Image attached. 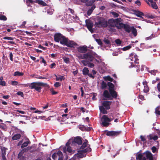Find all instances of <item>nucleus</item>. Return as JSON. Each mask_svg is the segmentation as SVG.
<instances>
[{
  "label": "nucleus",
  "instance_id": "36",
  "mask_svg": "<svg viewBox=\"0 0 160 160\" xmlns=\"http://www.w3.org/2000/svg\"><path fill=\"white\" fill-rule=\"evenodd\" d=\"M135 60H134V63L136 64H139V59L138 58V56L137 55L135 54L134 56Z\"/></svg>",
  "mask_w": 160,
  "mask_h": 160
},
{
  "label": "nucleus",
  "instance_id": "49",
  "mask_svg": "<svg viewBox=\"0 0 160 160\" xmlns=\"http://www.w3.org/2000/svg\"><path fill=\"white\" fill-rule=\"evenodd\" d=\"M115 42L118 45H120L122 42L119 39H117L115 40Z\"/></svg>",
  "mask_w": 160,
  "mask_h": 160
},
{
  "label": "nucleus",
  "instance_id": "17",
  "mask_svg": "<svg viewBox=\"0 0 160 160\" xmlns=\"http://www.w3.org/2000/svg\"><path fill=\"white\" fill-rule=\"evenodd\" d=\"M68 40V38H66L64 36L62 35L61 39L59 42L61 44L65 45Z\"/></svg>",
  "mask_w": 160,
  "mask_h": 160
},
{
  "label": "nucleus",
  "instance_id": "54",
  "mask_svg": "<svg viewBox=\"0 0 160 160\" xmlns=\"http://www.w3.org/2000/svg\"><path fill=\"white\" fill-rule=\"evenodd\" d=\"M111 13L115 18H117L119 16L118 14L114 12H112Z\"/></svg>",
  "mask_w": 160,
  "mask_h": 160
},
{
  "label": "nucleus",
  "instance_id": "43",
  "mask_svg": "<svg viewBox=\"0 0 160 160\" xmlns=\"http://www.w3.org/2000/svg\"><path fill=\"white\" fill-rule=\"evenodd\" d=\"M160 107H158L155 109V112L156 114L160 115V110H159Z\"/></svg>",
  "mask_w": 160,
  "mask_h": 160
},
{
  "label": "nucleus",
  "instance_id": "6",
  "mask_svg": "<svg viewBox=\"0 0 160 160\" xmlns=\"http://www.w3.org/2000/svg\"><path fill=\"white\" fill-rule=\"evenodd\" d=\"M102 119H103V121L102 122V125L104 127H108L109 125L110 124L109 123L110 120L108 116L103 115L102 117Z\"/></svg>",
  "mask_w": 160,
  "mask_h": 160
},
{
  "label": "nucleus",
  "instance_id": "10",
  "mask_svg": "<svg viewBox=\"0 0 160 160\" xmlns=\"http://www.w3.org/2000/svg\"><path fill=\"white\" fill-rule=\"evenodd\" d=\"M108 22V27H115L117 28V26L118 25V24H115V20L113 19H109Z\"/></svg>",
  "mask_w": 160,
  "mask_h": 160
},
{
  "label": "nucleus",
  "instance_id": "2",
  "mask_svg": "<svg viewBox=\"0 0 160 160\" xmlns=\"http://www.w3.org/2000/svg\"><path fill=\"white\" fill-rule=\"evenodd\" d=\"M95 21V24L98 28H106L108 26L107 21L103 17L97 16Z\"/></svg>",
  "mask_w": 160,
  "mask_h": 160
},
{
  "label": "nucleus",
  "instance_id": "28",
  "mask_svg": "<svg viewBox=\"0 0 160 160\" xmlns=\"http://www.w3.org/2000/svg\"><path fill=\"white\" fill-rule=\"evenodd\" d=\"M104 80L105 81H108L110 82H112L113 81V78H112L110 76H107L104 77L103 78Z\"/></svg>",
  "mask_w": 160,
  "mask_h": 160
},
{
  "label": "nucleus",
  "instance_id": "55",
  "mask_svg": "<svg viewBox=\"0 0 160 160\" xmlns=\"http://www.w3.org/2000/svg\"><path fill=\"white\" fill-rule=\"evenodd\" d=\"M61 86V83L58 82H56L54 84V86L58 88Z\"/></svg>",
  "mask_w": 160,
  "mask_h": 160
},
{
  "label": "nucleus",
  "instance_id": "1",
  "mask_svg": "<svg viewBox=\"0 0 160 160\" xmlns=\"http://www.w3.org/2000/svg\"><path fill=\"white\" fill-rule=\"evenodd\" d=\"M48 85L47 83H44L42 82H33L30 84H25L24 86L29 87L31 89H34L35 90L40 92L42 89L41 86L48 87Z\"/></svg>",
  "mask_w": 160,
  "mask_h": 160
},
{
  "label": "nucleus",
  "instance_id": "13",
  "mask_svg": "<svg viewBox=\"0 0 160 160\" xmlns=\"http://www.w3.org/2000/svg\"><path fill=\"white\" fill-rule=\"evenodd\" d=\"M112 103V101H104L102 103V106L105 107L106 110H109L110 108V105Z\"/></svg>",
  "mask_w": 160,
  "mask_h": 160
},
{
  "label": "nucleus",
  "instance_id": "38",
  "mask_svg": "<svg viewBox=\"0 0 160 160\" xmlns=\"http://www.w3.org/2000/svg\"><path fill=\"white\" fill-rule=\"evenodd\" d=\"M57 155L59 156V158H63V155L62 152L60 151H58Z\"/></svg>",
  "mask_w": 160,
  "mask_h": 160
},
{
  "label": "nucleus",
  "instance_id": "21",
  "mask_svg": "<svg viewBox=\"0 0 160 160\" xmlns=\"http://www.w3.org/2000/svg\"><path fill=\"white\" fill-rule=\"evenodd\" d=\"M26 139L28 141L26 142H25L22 144L21 146V148H23L24 147H27L28 146V144L30 143L31 142L29 141V139L28 138H27Z\"/></svg>",
  "mask_w": 160,
  "mask_h": 160
},
{
  "label": "nucleus",
  "instance_id": "30",
  "mask_svg": "<svg viewBox=\"0 0 160 160\" xmlns=\"http://www.w3.org/2000/svg\"><path fill=\"white\" fill-rule=\"evenodd\" d=\"M108 86L107 84L104 81L102 82L101 83V88L102 89H105Z\"/></svg>",
  "mask_w": 160,
  "mask_h": 160
},
{
  "label": "nucleus",
  "instance_id": "42",
  "mask_svg": "<svg viewBox=\"0 0 160 160\" xmlns=\"http://www.w3.org/2000/svg\"><path fill=\"white\" fill-rule=\"evenodd\" d=\"M115 27H108V30L109 31L113 32L116 31V29L115 28Z\"/></svg>",
  "mask_w": 160,
  "mask_h": 160
},
{
  "label": "nucleus",
  "instance_id": "44",
  "mask_svg": "<svg viewBox=\"0 0 160 160\" xmlns=\"http://www.w3.org/2000/svg\"><path fill=\"white\" fill-rule=\"evenodd\" d=\"M56 77V81H59L60 80L61 81H62V80L64 79V77L62 76H61L60 77H58L56 75H55Z\"/></svg>",
  "mask_w": 160,
  "mask_h": 160
},
{
  "label": "nucleus",
  "instance_id": "20",
  "mask_svg": "<svg viewBox=\"0 0 160 160\" xmlns=\"http://www.w3.org/2000/svg\"><path fill=\"white\" fill-rule=\"evenodd\" d=\"M108 86V87L109 91L114 90V85L111 82H108L107 83Z\"/></svg>",
  "mask_w": 160,
  "mask_h": 160
},
{
  "label": "nucleus",
  "instance_id": "31",
  "mask_svg": "<svg viewBox=\"0 0 160 160\" xmlns=\"http://www.w3.org/2000/svg\"><path fill=\"white\" fill-rule=\"evenodd\" d=\"M88 142V141L87 139H85L82 145L81 146V148L82 149H83L85 148L87 146Z\"/></svg>",
  "mask_w": 160,
  "mask_h": 160
},
{
  "label": "nucleus",
  "instance_id": "3",
  "mask_svg": "<svg viewBox=\"0 0 160 160\" xmlns=\"http://www.w3.org/2000/svg\"><path fill=\"white\" fill-rule=\"evenodd\" d=\"M104 98L109 100H112L113 98L117 99L118 97V93L115 90L109 91L105 90L103 94Z\"/></svg>",
  "mask_w": 160,
  "mask_h": 160
},
{
  "label": "nucleus",
  "instance_id": "48",
  "mask_svg": "<svg viewBox=\"0 0 160 160\" xmlns=\"http://www.w3.org/2000/svg\"><path fill=\"white\" fill-rule=\"evenodd\" d=\"M3 39L5 40H13L14 39V38L11 37H5L3 38Z\"/></svg>",
  "mask_w": 160,
  "mask_h": 160
},
{
  "label": "nucleus",
  "instance_id": "11",
  "mask_svg": "<svg viewBox=\"0 0 160 160\" xmlns=\"http://www.w3.org/2000/svg\"><path fill=\"white\" fill-rule=\"evenodd\" d=\"M65 45L69 48H73L74 46H77V44L73 41L68 39Z\"/></svg>",
  "mask_w": 160,
  "mask_h": 160
},
{
  "label": "nucleus",
  "instance_id": "57",
  "mask_svg": "<svg viewBox=\"0 0 160 160\" xmlns=\"http://www.w3.org/2000/svg\"><path fill=\"white\" fill-rule=\"evenodd\" d=\"M0 85L5 86L6 85V82L4 81L1 80V79H0Z\"/></svg>",
  "mask_w": 160,
  "mask_h": 160
},
{
  "label": "nucleus",
  "instance_id": "27",
  "mask_svg": "<svg viewBox=\"0 0 160 160\" xmlns=\"http://www.w3.org/2000/svg\"><path fill=\"white\" fill-rule=\"evenodd\" d=\"M95 2V0H92L90 1L87 2L86 3V5L87 6H92L93 3Z\"/></svg>",
  "mask_w": 160,
  "mask_h": 160
},
{
  "label": "nucleus",
  "instance_id": "34",
  "mask_svg": "<svg viewBox=\"0 0 160 160\" xmlns=\"http://www.w3.org/2000/svg\"><path fill=\"white\" fill-rule=\"evenodd\" d=\"M90 61L87 60H83L81 61V63L84 66H88L89 62Z\"/></svg>",
  "mask_w": 160,
  "mask_h": 160
},
{
  "label": "nucleus",
  "instance_id": "8",
  "mask_svg": "<svg viewBox=\"0 0 160 160\" xmlns=\"http://www.w3.org/2000/svg\"><path fill=\"white\" fill-rule=\"evenodd\" d=\"M82 138L81 137L77 136L74 138L72 143V144L77 143L78 145H80L82 144Z\"/></svg>",
  "mask_w": 160,
  "mask_h": 160
},
{
  "label": "nucleus",
  "instance_id": "25",
  "mask_svg": "<svg viewBox=\"0 0 160 160\" xmlns=\"http://www.w3.org/2000/svg\"><path fill=\"white\" fill-rule=\"evenodd\" d=\"M149 6H151L153 9H157L158 8V7L155 2H152V3L150 4L149 2L147 3Z\"/></svg>",
  "mask_w": 160,
  "mask_h": 160
},
{
  "label": "nucleus",
  "instance_id": "51",
  "mask_svg": "<svg viewBox=\"0 0 160 160\" xmlns=\"http://www.w3.org/2000/svg\"><path fill=\"white\" fill-rule=\"evenodd\" d=\"M140 138L141 139V140L144 142H146V140L145 138V137L142 135H141Z\"/></svg>",
  "mask_w": 160,
  "mask_h": 160
},
{
  "label": "nucleus",
  "instance_id": "18",
  "mask_svg": "<svg viewBox=\"0 0 160 160\" xmlns=\"http://www.w3.org/2000/svg\"><path fill=\"white\" fill-rule=\"evenodd\" d=\"M131 65L129 66V67L130 68H132L133 67H136L137 68V71H140V66L138 64H136L135 65L134 64L133 62H130Z\"/></svg>",
  "mask_w": 160,
  "mask_h": 160
},
{
  "label": "nucleus",
  "instance_id": "5",
  "mask_svg": "<svg viewBox=\"0 0 160 160\" xmlns=\"http://www.w3.org/2000/svg\"><path fill=\"white\" fill-rule=\"evenodd\" d=\"M88 51L87 52L84 54V56L85 58V59L88 60L90 62H92L95 59L93 55H95V52L89 49Z\"/></svg>",
  "mask_w": 160,
  "mask_h": 160
},
{
  "label": "nucleus",
  "instance_id": "58",
  "mask_svg": "<svg viewBox=\"0 0 160 160\" xmlns=\"http://www.w3.org/2000/svg\"><path fill=\"white\" fill-rule=\"evenodd\" d=\"M50 91L51 92L52 95H55L58 93V92H56L54 91L53 89H51Z\"/></svg>",
  "mask_w": 160,
  "mask_h": 160
},
{
  "label": "nucleus",
  "instance_id": "62",
  "mask_svg": "<svg viewBox=\"0 0 160 160\" xmlns=\"http://www.w3.org/2000/svg\"><path fill=\"white\" fill-rule=\"evenodd\" d=\"M67 151L69 152H72V149H71V147L70 146L67 147Z\"/></svg>",
  "mask_w": 160,
  "mask_h": 160
},
{
  "label": "nucleus",
  "instance_id": "46",
  "mask_svg": "<svg viewBox=\"0 0 160 160\" xmlns=\"http://www.w3.org/2000/svg\"><path fill=\"white\" fill-rule=\"evenodd\" d=\"M0 20L3 21H6L7 20V18L5 16L1 15L0 16Z\"/></svg>",
  "mask_w": 160,
  "mask_h": 160
},
{
  "label": "nucleus",
  "instance_id": "56",
  "mask_svg": "<svg viewBox=\"0 0 160 160\" xmlns=\"http://www.w3.org/2000/svg\"><path fill=\"white\" fill-rule=\"evenodd\" d=\"M17 94L18 95L21 96L22 97H24L23 92H22L19 91L17 92Z\"/></svg>",
  "mask_w": 160,
  "mask_h": 160
},
{
  "label": "nucleus",
  "instance_id": "15",
  "mask_svg": "<svg viewBox=\"0 0 160 160\" xmlns=\"http://www.w3.org/2000/svg\"><path fill=\"white\" fill-rule=\"evenodd\" d=\"M78 51L81 53H85L87 51H88L87 49V47L86 46H82V47H79L78 48Z\"/></svg>",
  "mask_w": 160,
  "mask_h": 160
},
{
  "label": "nucleus",
  "instance_id": "52",
  "mask_svg": "<svg viewBox=\"0 0 160 160\" xmlns=\"http://www.w3.org/2000/svg\"><path fill=\"white\" fill-rule=\"evenodd\" d=\"M158 72V71L157 70H151L149 71V72L151 74H153L154 75H155L156 73Z\"/></svg>",
  "mask_w": 160,
  "mask_h": 160
},
{
  "label": "nucleus",
  "instance_id": "45",
  "mask_svg": "<svg viewBox=\"0 0 160 160\" xmlns=\"http://www.w3.org/2000/svg\"><path fill=\"white\" fill-rule=\"evenodd\" d=\"M79 128L82 131H85L86 129V127L84 125H80L79 127Z\"/></svg>",
  "mask_w": 160,
  "mask_h": 160
},
{
  "label": "nucleus",
  "instance_id": "9",
  "mask_svg": "<svg viewBox=\"0 0 160 160\" xmlns=\"http://www.w3.org/2000/svg\"><path fill=\"white\" fill-rule=\"evenodd\" d=\"M122 132L121 131H108L106 135L108 136H117L120 134Z\"/></svg>",
  "mask_w": 160,
  "mask_h": 160
},
{
  "label": "nucleus",
  "instance_id": "29",
  "mask_svg": "<svg viewBox=\"0 0 160 160\" xmlns=\"http://www.w3.org/2000/svg\"><path fill=\"white\" fill-rule=\"evenodd\" d=\"M24 73L22 72H20L19 71H16L14 72L13 76H22Z\"/></svg>",
  "mask_w": 160,
  "mask_h": 160
},
{
  "label": "nucleus",
  "instance_id": "61",
  "mask_svg": "<svg viewBox=\"0 0 160 160\" xmlns=\"http://www.w3.org/2000/svg\"><path fill=\"white\" fill-rule=\"evenodd\" d=\"M24 153V152H22V150L18 154V158H20V157H21L22 156L23 154Z\"/></svg>",
  "mask_w": 160,
  "mask_h": 160
},
{
  "label": "nucleus",
  "instance_id": "22",
  "mask_svg": "<svg viewBox=\"0 0 160 160\" xmlns=\"http://www.w3.org/2000/svg\"><path fill=\"white\" fill-rule=\"evenodd\" d=\"M21 137V135L20 134H16L12 137V139L13 140H18Z\"/></svg>",
  "mask_w": 160,
  "mask_h": 160
},
{
  "label": "nucleus",
  "instance_id": "19",
  "mask_svg": "<svg viewBox=\"0 0 160 160\" xmlns=\"http://www.w3.org/2000/svg\"><path fill=\"white\" fill-rule=\"evenodd\" d=\"M134 13L138 17H142V16H144V14L142 12L138 10H135L134 12Z\"/></svg>",
  "mask_w": 160,
  "mask_h": 160
},
{
  "label": "nucleus",
  "instance_id": "23",
  "mask_svg": "<svg viewBox=\"0 0 160 160\" xmlns=\"http://www.w3.org/2000/svg\"><path fill=\"white\" fill-rule=\"evenodd\" d=\"M99 109L100 112L103 114H107L108 112L106 109L102 106H100L99 107Z\"/></svg>",
  "mask_w": 160,
  "mask_h": 160
},
{
  "label": "nucleus",
  "instance_id": "26",
  "mask_svg": "<svg viewBox=\"0 0 160 160\" xmlns=\"http://www.w3.org/2000/svg\"><path fill=\"white\" fill-rule=\"evenodd\" d=\"M134 37H136L137 35V29L133 27H132L131 31Z\"/></svg>",
  "mask_w": 160,
  "mask_h": 160
},
{
  "label": "nucleus",
  "instance_id": "50",
  "mask_svg": "<svg viewBox=\"0 0 160 160\" xmlns=\"http://www.w3.org/2000/svg\"><path fill=\"white\" fill-rule=\"evenodd\" d=\"M96 41L98 43V44L99 45H101V46L102 45V43L100 39H96Z\"/></svg>",
  "mask_w": 160,
  "mask_h": 160
},
{
  "label": "nucleus",
  "instance_id": "53",
  "mask_svg": "<svg viewBox=\"0 0 160 160\" xmlns=\"http://www.w3.org/2000/svg\"><path fill=\"white\" fill-rule=\"evenodd\" d=\"M40 58L42 59V61L41 62L44 63V65L46 66L47 65L46 61L44 59V58L42 57H40Z\"/></svg>",
  "mask_w": 160,
  "mask_h": 160
},
{
  "label": "nucleus",
  "instance_id": "14",
  "mask_svg": "<svg viewBox=\"0 0 160 160\" xmlns=\"http://www.w3.org/2000/svg\"><path fill=\"white\" fill-rule=\"evenodd\" d=\"M86 22L87 28L88 30L91 32H93V30L92 29L93 26V23L91 21H87V20H86Z\"/></svg>",
  "mask_w": 160,
  "mask_h": 160
},
{
  "label": "nucleus",
  "instance_id": "59",
  "mask_svg": "<svg viewBox=\"0 0 160 160\" xmlns=\"http://www.w3.org/2000/svg\"><path fill=\"white\" fill-rule=\"evenodd\" d=\"M18 84L17 81H14L11 82V84L12 85H17Z\"/></svg>",
  "mask_w": 160,
  "mask_h": 160
},
{
  "label": "nucleus",
  "instance_id": "40",
  "mask_svg": "<svg viewBox=\"0 0 160 160\" xmlns=\"http://www.w3.org/2000/svg\"><path fill=\"white\" fill-rule=\"evenodd\" d=\"M131 48V46L130 45H129L125 47H124L122 49V50L124 51H125L127 50H128Z\"/></svg>",
  "mask_w": 160,
  "mask_h": 160
},
{
  "label": "nucleus",
  "instance_id": "37",
  "mask_svg": "<svg viewBox=\"0 0 160 160\" xmlns=\"http://www.w3.org/2000/svg\"><path fill=\"white\" fill-rule=\"evenodd\" d=\"M2 156L6 155V149L5 147H2L1 148Z\"/></svg>",
  "mask_w": 160,
  "mask_h": 160
},
{
  "label": "nucleus",
  "instance_id": "60",
  "mask_svg": "<svg viewBox=\"0 0 160 160\" xmlns=\"http://www.w3.org/2000/svg\"><path fill=\"white\" fill-rule=\"evenodd\" d=\"M94 64L92 63H90L89 62V63L88 65V66L91 68H92L94 66Z\"/></svg>",
  "mask_w": 160,
  "mask_h": 160
},
{
  "label": "nucleus",
  "instance_id": "35",
  "mask_svg": "<svg viewBox=\"0 0 160 160\" xmlns=\"http://www.w3.org/2000/svg\"><path fill=\"white\" fill-rule=\"evenodd\" d=\"M143 154L140 153L138 154L136 157V159H138L139 160H142V158L143 157Z\"/></svg>",
  "mask_w": 160,
  "mask_h": 160
},
{
  "label": "nucleus",
  "instance_id": "7",
  "mask_svg": "<svg viewBox=\"0 0 160 160\" xmlns=\"http://www.w3.org/2000/svg\"><path fill=\"white\" fill-rule=\"evenodd\" d=\"M88 148L82 150H79L78 151V155L79 157L80 158H82L83 157V153L87 152H90L91 151L92 149L90 148L89 147L90 145L89 144H88Z\"/></svg>",
  "mask_w": 160,
  "mask_h": 160
},
{
  "label": "nucleus",
  "instance_id": "33",
  "mask_svg": "<svg viewBox=\"0 0 160 160\" xmlns=\"http://www.w3.org/2000/svg\"><path fill=\"white\" fill-rule=\"evenodd\" d=\"M36 2L38 3L39 4L45 6L46 5L44 2L42 0H36Z\"/></svg>",
  "mask_w": 160,
  "mask_h": 160
},
{
  "label": "nucleus",
  "instance_id": "63",
  "mask_svg": "<svg viewBox=\"0 0 160 160\" xmlns=\"http://www.w3.org/2000/svg\"><path fill=\"white\" fill-rule=\"evenodd\" d=\"M57 156V154L55 152L54 153L52 156V158L54 160L56 158Z\"/></svg>",
  "mask_w": 160,
  "mask_h": 160
},
{
  "label": "nucleus",
  "instance_id": "32",
  "mask_svg": "<svg viewBox=\"0 0 160 160\" xmlns=\"http://www.w3.org/2000/svg\"><path fill=\"white\" fill-rule=\"evenodd\" d=\"M149 139L150 140H151L152 139H153L154 140H157L158 139V137L157 135H154L153 137H152V135H150L149 136Z\"/></svg>",
  "mask_w": 160,
  "mask_h": 160
},
{
  "label": "nucleus",
  "instance_id": "64",
  "mask_svg": "<svg viewBox=\"0 0 160 160\" xmlns=\"http://www.w3.org/2000/svg\"><path fill=\"white\" fill-rule=\"evenodd\" d=\"M157 88L158 91L159 92H160V82L158 84L157 86Z\"/></svg>",
  "mask_w": 160,
  "mask_h": 160
},
{
  "label": "nucleus",
  "instance_id": "24",
  "mask_svg": "<svg viewBox=\"0 0 160 160\" xmlns=\"http://www.w3.org/2000/svg\"><path fill=\"white\" fill-rule=\"evenodd\" d=\"M89 70L88 68L84 67L82 70V74L84 75H86L88 74Z\"/></svg>",
  "mask_w": 160,
  "mask_h": 160
},
{
  "label": "nucleus",
  "instance_id": "12",
  "mask_svg": "<svg viewBox=\"0 0 160 160\" xmlns=\"http://www.w3.org/2000/svg\"><path fill=\"white\" fill-rule=\"evenodd\" d=\"M143 154L145 155L147 159L149 160H153L152 155L150 152L147 151L143 153Z\"/></svg>",
  "mask_w": 160,
  "mask_h": 160
},
{
  "label": "nucleus",
  "instance_id": "16",
  "mask_svg": "<svg viewBox=\"0 0 160 160\" xmlns=\"http://www.w3.org/2000/svg\"><path fill=\"white\" fill-rule=\"evenodd\" d=\"M62 35L60 33H55L54 36V41L56 42H59L61 40Z\"/></svg>",
  "mask_w": 160,
  "mask_h": 160
},
{
  "label": "nucleus",
  "instance_id": "4",
  "mask_svg": "<svg viewBox=\"0 0 160 160\" xmlns=\"http://www.w3.org/2000/svg\"><path fill=\"white\" fill-rule=\"evenodd\" d=\"M132 27L127 24H124L122 23H119L118 25L117 26V28L118 29H123L125 31L128 33H130L131 31Z\"/></svg>",
  "mask_w": 160,
  "mask_h": 160
},
{
  "label": "nucleus",
  "instance_id": "39",
  "mask_svg": "<svg viewBox=\"0 0 160 160\" xmlns=\"http://www.w3.org/2000/svg\"><path fill=\"white\" fill-rule=\"evenodd\" d=\"M103 41L107 45H111L110 41L109 40H108V39H107L106 38H105L103 40Z\"/></svg>",
  "mask_w": 160,
  "mask_h": 160
},
{
  "label": "nucleus",
  "instance_id": "41",
  "mask_svg": "<svg viewBox=\"0 0 160 160\" xmlns=\"http://www.w3.org/2000/svg\"><path fill=\"white\" fill-rule=\"evenodd\" d=\"M143 92H147L149 91V88L148 85L144 86Z\"/></svg>",
  "mask_w": 160,
  "mask_h": 160
},
{
  "label": "nucleus",
  "instance_id": "47",
  "mask_svg": "<svg viewBox=\"0 0 160 160\" xmlns=\"http://www.w3.org/2000/svg\"><path fill=\"white\" fill-rule=\"evenodd\" d=\"M63 61L65 62L66 63H69L70 62V61L69 60V58H63Z\"/></svg>",
  "mask_w": 160,
  "mask_h": 160
}]
</instances>
